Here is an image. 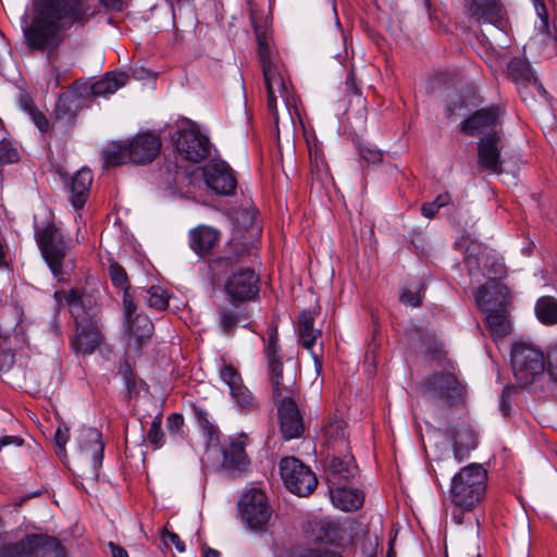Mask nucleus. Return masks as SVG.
<instances>
[{
	"mask_svg": "<svg viewBox=\"0 0 557 557\" xmlns=\"http://www.w3.org/2000/svg\"><path fill=\"white\" fill-rule=\"evenodd\" d=\"M124 327L131 338H134L138 345L145 339L150 338L153 333V324L145 314H137L124 321Z\"/></svg>",
	"mask_w": 557,
	"mask_h": 557,
	"instance_id": "33",
	"label": "nucleus"
},
{
	"mask_svg": "<svg viewBox=\"0 0 557 557\" xmlns=\"http://www.w3.org/2000/svg\"><path fill=\"white\" fill-rule=\"evenodd\" d=\"M123 292L124 321H126L132 318L136 310V306L134 304L133 295L131 294L129 288H126Z\"/></svg>",
	"mask_w": 557,
	"mask_h": 557,
	"instance_id": "56",
	"label": "nucleus"
},
{
	"mask_svg": "<svg viewBox=\"0 0 557 557\" xmlns=\"http://www.w3.org/2000/svg\"><path fill=\"white\" fill-rule=\"evenodd\" d=\"M20 159L18 151L9 141H0V162L14 163Z\"/></svg>",
	"mask_w": 557,
	"mask_h": 557,
	"instance_id": "50",
	"label": "nucleus"
},
{
	"mask_svg": "<svg viewBox=\"0 0 557 557\" xmlns=\"http://www.w3.org/2000/svg\"><path fill=\"white\" fill-rule=\"evenodd\" d=\"M220 377L227 384L230 394L238 407L245 410H251L257 407L252 393L243 384L240 374L232 364L224 363L222 366Z\"/></svg>",
	"mask_w": 557,
	"mask_h": 557,
	"instance_id": "18",
	"label": "nucleus"
},
{
	"mask_svg": "<svg viewBox=\"0 0 557 557\" xmlns=\"http://www.w3.org/2000/svg\"><path fill=\"white\" fill-rule=\"evenodd\" d=\"M255 248L239 240H231L221 256L209 263L211 271L226 269L252 255Z\"/></svg>",
	"mask_w": 557,
	"mask_h": 557,
	"instance_id": "26",
	"label": "nucleus"
},
{
	"mask_svg": "<svg viewBox=\"0 0 557 557\" xmlns=\"http://www.w3.org/2000/svg\"><path fill=\"white\" fill-rule=\"evenodd\" d=\"M358 468L350 456L333 457L326 466V478L331 485H341L352 480Z\"/></svg>",
	"mask_w": 557,
	"mask_h": 557,
	"instance_id": "24",
	"label": "nucleus"
},
{
	"mask_svg": "<svg viewBox=\"0 0 557 557\" xmlns=\"http://www.w3.org/2000/svg\"><path fill=\"white\" fill-rule=\"evenodd\" d=\"M23 444V440L20 436L7 435L0 436V451L9 445L20 447Z\"/></svg>",
	"mask_w": 557,
	"mask_h": 557,
	"instance_id": "62",
	"label": "nucleus"
},
{
	"mask_svg": "<svg viewBox=\"0 0 557 557\" xmlns=\"http://www.w3.org/2000/svg\"><path fill=\"white\" fill-rule=\"evenodd\" d=\"M194 411L199 426L207 431L209 436H212L216 432V428L209 421L208 413L201 408H195Z\"/></svg>",
	"mask_w": 557,
	"mask_h": 557,
	"instance_id": "53",
	"label": "nucleus"
},
{
	"mask_svg": "<svg viewBox=\"0 0 557 557\" xmlns=\"http://www.w3.org/2000/svg\"><path fill=\"white\" fill-rule=\"evenodd\" d=\"M451 200L448 193L438 195L433 201L425 202L421 206V214L424 218L432 219L443 207H446Z\"/></svg>",
	"mask_w": 557,
	"mask_h": 557,
	"instance_id": "44",
	"label": "nucleus"
},
{
	"mask_svg": "<svg viewBox=\"0 0 557 557\" xmlns=\"http://www.w3.org/2000/svg\"><path fill=\"white\" fill-rule=\"evenodd\" d=\"M92 14L87 0H36L35 16L24 32L26 41L34 50L51 53L65 29L84 25Z\"/></svg>",
	"mask_w": 557,
	"mask_h": 557,
	"instance_id": "1",
	"label": "nucleus"
},
{
	"mask_svg": "<svg viewBox=\"0 0 557 557\" xmlns=\"http://www.w3.org/2000/svg\"><path fill=\"white\" fill-rule=\"evenodd\" d=\"M499 116L500 108L498 106L480 109L461 123V131L467 135L474 136L496 126Z\"/></svg>",
	"mask_w": 557,
	"mask_h": 557,
	"instance_id": "21",
	"label": "nucleus"
},
{
	"mask_svg": "<svg viewBox=\"0 0 557 557\" xmlns=\"http://www.w3.org/2000/svg\"><path fill=\"white\" fill-rule=\"evenodd\" d=\"M109 276L116 288L124 290L131 287L125 270L115 261H112L109 265Z\"/></svg>",
	"mask_w": 557,
	"mask_h": 557,
	"instance_id": "45",
	"label": "nucleus"
},
{
	"mask_svg": "<svg viewBox=\"0 0 557 557\" xmlns=\"http://www.w3.org/2000/svg\"><path fill=\"white\" fill-rule=\"evenodd\" d=\"M78 109L79 99L74 92L61 94L54 108L55 119L64 126L71 125L75 121Z\"/></svg>",
	"mask_w": 557,
	"mask_h": 557,
	"instance_id": "29",
	"label": "nucleus"
},
{
	"mask_svg": "<svg viewBox=\"0 0 557 557\" xmlns=\"http://www.w3.org/2000/svg\"><path fill=\"white\" fill-rule=\"evenodd\" d=\"M21 106L24 108L25 111L28 112V114L30 115V119L33 120V122L35 123V125L38 127L39 131L46 132L48 129V126H49L48 120L41 112H39L35 109V107L29 102L28 99L22 98Z\"/></svg>",
	"mask_w": 557,
	"mask_h": 557,
	"instance_id": "46",
	"label": "nucleus"
},
{
	"mask_svg": "<svg viewBox=\"0 0 557 557\" xmlns=\"http://www.w3.org/2000/svg\"><path fill=\"white\" fill-rule=\"evenodd\" d=\"M422 287L418 290L405 289L400 294V301L405 305L412 307H419L422 300L421 296Z\"/></svg>",
	"mask_w": 557,
	"mask_h": 557,
	"instance_id": "52",
	"label": "nucleus"
},
{
	"mask_svg": "<svg viewBox=\"0 0 557 557\" xmlns=\"http://www.w3.org/2000/svg\"><path fill=\"white\" fill-rule=\"evenodd\" d=\"M15 356L11 350L1 349L0 351V371H7L14 364Z\"/></svg>",
	"mask_w": 557,
	"mask_h": 557,
	"instance_id": "59",
	"label": "nucleus"
},
{
	"mask_svg": "<svg viewBox=\"0 0 557 557\" xmlns=\"http://www.w3.org/2000/svg\"><path fill=\"white\" fill-rule=\"evenodd\" d=\"M466 13L479 24L504 27V11L498 0H463Z\"/></svg>",
	"mask_w": 557,
	"mask_h": 557,
	"instance_id": "17",
	"label": "nucleus"
},
{
	"mask_svg": "<svg viewBox=\"0 0 557 557\" xmlns=\"http://www.w3.org/2000/svg\"><path fill=\"white\" fill-rule=\"evenodd\" d=\"M314 318L310 311H302L298 318L297 332L301 346L308 350L312 348L320 331L313 327Z\"/></svg>",
	"mask_w": 557,
	"mask_h": 557,
	"instance_id": "35",
	"label": "nucleus"
},
{
	"mask_svg": "<svg viewBox=\"0 0 557 557\" xmlns=\"http://www.w3.org/2000/svg\"><path fill=\"white\" fill-rule=\"evenodd\" d=\"M534 7H535L536 14L541 21L537 28L541 33L542 40L546 42V45L550 48V51H555L556 50V38L552 35V33L549 30L548 15H547L546 8L542 0H534Z\"/></svg>",
	"mask_w": 557,
	"mask_h": 557,
	"instance_id": "39",
	"label": "nucleus"
},
{
	"mask_svg": "<svg viewBox=\"0 0 557 557\" xmlns=\"http://www.w3.org/2000/svg\"><path fill=\"white\" fill-rule=\"evenodd\" d=\"M128 79V75L124 72L107 73L101 79L95 82L90 86L94 96H108L114 94L119 88L123 87Z\"/></svg>",
	"mask_w": 557,
	"mask_h": 557,
	"instance_id": "31",
	"label": "nucleus"
},
{
	"mask_svg": "<svg viewBox=\"0 0 557 557\" xmlns=\"http://www.w3.org/2000/svg\"><path fill=\"white\" fill-rule=\"evenodd\" d=\"M264 355L268 361V369L275 370L276 368H283L282 352L278 345V333L276 327H272L269 333V338L264 345Z\"/></svg>",
	"mask_w": 557,
	"mask_h": 557,
	"instance_id": "37",
	"label": "nucleus"
},
{
	"mask_svg": "<svg viewBox=\"0 0 557 557\" xmlns=\"http://www.w3.org/2000/svg\"><path fill=\"white\" fill-rule=\"evenodd\" d=\"M536 318L545 325L557 324V299L543 296L535 304Z\"/></svg>",
	"mask_w": 557,
	"mask_h": 557,
	"instance_id": "36",
	"label": "nucleus"
},
{
	"mask_svg": "<svg viewBox=\"0 0 557 557\" xmlns=\"http://www.w3.org/2000/svg\"><path fill=\"white\" fill-rule=\"evenodd\" d=\"M145 300L147 305L157 310H163L169 305L168 296L159 286H151L146 290Z\"/></svg>",
	"mask_w": 557,
	"mask_h": 557,
	"instance_id": "43",
	"label": "nucleus"
},
{
	"mask_svg": "<svg viewBox=\"0 0 557 557\" xmlns=\"http://www.w3.org/2000/svg\"><path fill=\"white\" fill-rule=\"evenodd\" d=\"M508 74L517 84L530 85L531 81L534 79L529 62L520 58L510 60L508 63Z\"/></svg>",
	"mask_w": 557,
	"mask_h": 557,
	"instance_id": "38",
	"label": "nucleus"
},
{
	"mask_svg": "<svg viewBox=\"0 0 557 557\" xmlns=\"http://www.w3.org/2000/svg\"><path fill=\"white\" fill-rule=\"evenodd\" d=\"M221 233L208 225H198L189 231V247L199 257L211 253L220 242Z\"/></svg>",
	"mask_w": 557,
	"mask_h": 557,
	"instance_id": "22",
	"label": "nucleus"
},
{
	"mask_svg": "<svg viewBox=\"0 0 557 557\" xmlns=\"http://www.w3.org/2000/svg\"><path fill=\"white\" fill-rule=\"evenodd\" d=\"M76 441L79 451L91 460L97 470L102 463L104 450L101 433L95 428L83 426L78 430Z\"/></svg>",
	"mask_w": 557,
	"mask_h": 557,
	"instance_id": "20",
	"label": "nucleus"
},
{
	"mask_svg": "<svg viewBox=\"0 0 557 557\" xmlns=\"http://www.w3.org/2000/svg\"><path fill=\"white\" fill-rule=\"evenodd\" d=\"M203 176L207 186L216 195L230 196L237 186L232 169L223 161L207 164Z\"/></svg>",
	"mask_w": 557,
	"mask_h": 557,
	"instance_id": "15",
	"label": "nucleus"
},
{
	"mask_svg": "<svg viewBox=\"0 0 557 557\" xmlns=\"http://www.w3.org/2000/svg\"><path fill=\"white\" fill-rule=\"evenodd\" d=\"M361 157L370 163H379L382 160V152L373 148H362L360 150Z\"/></svg>",
	"mask_w": 557,
	"mask_h": 557,
	"instance_id": "58",
	"label": "nucleus"
},
{
	"mask_svg": "<svg viewBox=\"0 0 557 557\" xmlns=\"http://www.w3.org/2000/svg\"><path fill=\"white\" fill-rule=\"evenodd\" d=\"M346 87H347V91L355 95V96H358L360 97L361 92H360V88L356 82V78L354 76V73H349L347 79H346Z\"/></svg>",
	"mask_w": 557,
	"mask_h": 557,
	"instance_id": "63",
	"label": "nucleus"
},
{
	"mask_svg": "<svg viewBox=\"0 0 557 557\" xmlns=\"http://www.w3.org/2000/svg\"><path fill=\"white\" fill-rule=\"evenodd\" d=\"M175 146L184 159L194 163L206 160L211 152L209 138L194 127L180 131Z\"/></svg>",
	"mask_w": 557,
	"mask_h": 557,
	"instance_id": "14",
	"label": "nucleus"
},
{
	"mask_svg": "<svg viewBox=\"0 0 557 557\" xmlns=\"http://www.w3.org/2000/svg\"><path fill=\"white\" fill-rule=\"evenodd\" d=\"M91 183V171L86 168L81 169L71 177L69 184L70 201L76 210L82 209L86 203Z\"/></svg>",
	"mask_w": 557,
	"mask_h": 557,
	"instance_id": "25",
	"label": "nucleus"
},
{
	"mask_svg": "<svg viewBox=\"0 0 557 557\" xmlns=\"http://www.w3.org/2000/svg\"><path fill=\"white\" fill-rule=\"evenodd\" d=\"M162 423V414L159 413L156 416L151 422L150 429L147 434V440L149 443L154 445L156 447H161L164 442V433L161 430Z\"/></svg>",
	"mask_w": 557,
	"mask_h": 557,
	"instance_id": "47",
	"label": "nucleus"
},
{
	"mask_svg": "<svg viewBox=\"0 0 557 557\" xmlns=\"http://www.w3.org/2000/svg\"><path fill=\"white\" fill-rule=\"evenodd\" d=\"M123 292L124 321H126L132 318L136 310V306L134 304L133 295L131 294L129 288H126Z\"/></svg>",
	"mask_w": 557,
	"mask_h": 557,
	"instance_id": "55",
	"label": "nucleus"
},
{
	"mask_svg": "<svg viewBox=\"0 0 557 557\" xmlns=\"http://www.w3.org/2000/svg\"><path fill=\"white\" fill-rule=\"evenodd\" d=\"M128 160L126 141L113 146L104 152V164L107 166H116L125 163Z\"/></svg>",
	"mask_w": 557,
	"mask_h": 557,
	"instance_id": "42",
	"label": "nucleus"
},
{
	"mask_svg": "<svg viewBox=\"0 0 557 557\" xmlns=\"http://www.w3.org/2000/svg\"><path fill=\"white\" fill-rule=\"evenodd\" d=\"M37 245L48 263L54 277L63 276V260L69 251V245L64 240L60 230L53 224L48 223L35 232Z\"/></svg>",
	"mask_w": 557,
	"mask_h": 557,
	"instance_id": "8",
	"label": "nucleus"
},
{
	"mask_svg": "<svg viewBox=\"0 0 557 557\" xmlns=\"http://www.w3.org/2000/svg\"><path fill=\"white\" fill-rule=\"evenodd\" d=\"M183 425H184V417L181 413H171L166 418V428L170 432V434L177 436L180 438H183L184 432H183Z\"/></svg>",
	"mask_w": 557,
	"mask_h": 557,
	"instance_id": "49",
	"label": "nucleus"
},
{
	"mask_svg": "<svg viewBox=\"0 0 557 557\" xmlns=\"http://www.w3.org/2000/svg\"><path fill=\"white\" fill-rule=\"evenodd\" d=\"M330 497L333 505L344 511L360 508L363 504V495L355 488L344 486H330Z\"/></svg>",
	"mask_w": 557,
	"mask_h": 557,
	"instance_id": "28",
	"label": "nucleus"
},
{
	"mask_svg": "<svg viewBox=\"0 0 557 557\" xmlns=\"http://www.w3.org/2000/svg\"><path fill=\"white\" fill-rule=\"evenodd\" d=\"M280 473L286 487L298 496H308L318 484L310 468L295 457H285L280 461Z\"/></svg>",
	"mask_w": 557,
	"mask_h": 557,
	"instance_id": "11",
	"label": "nucleus"
},
{
	"mask_svg": "<svg viewBox=\"0 0 557 557\" xmlns=\"http://www.w3.org/2000/svg\"><path fill=\"white\" fill-rule=\"evenodd\" d=\"M248 465L244 443L242 441L232 442L224 449L223 466L230 472H242Z\"/></svg>",
	"mask_w": 557,
	"mask_h": 557,
	"instance_id": "32",
	"label": "nucleus"
},
{
	"mask_svg": "<svg viewBox=\"0 0 557 557\" xmlns=\"http://www.w3.org/2000/svg\"><path fill=\"white\" fill-rule=\"evenodd\" d=\"M486 486L487 471L480 463H470L453 476L450 500L462 512L471 511L484 498Z\"/></svg>",
	"mask_w": 557,
	"mask_h": 557,
	"instance_id": "4",
	"label": "nucleus"
},
{
	"mask_svg": "<svg viewBox=\"0 0 557 557\" xmlns=\"http://www.w3.org/2000/svg\"><path fill=\"white\" fill-rule=\"evenodd\" d=\"M500 135L493 131L487 133L478 143V164L483 171L493 174H500L503 172L500 161L502 149Z\"/></svg>",
	"mask_w": 557,
	"mask_h": 557,
	"instance_id": "16",
	"label": "nucleus"
},
{
	"mask_svg": "<svg viewBox=\"0 0 557 557\" xmlns=\"http://www.w3.org/2000/svg\"><path fill=\"white\" fill-rule=\"evenodd\" d=\"M251 26L258 45V57L262 67L268 97V110L277 123V99L281 98L288 111L296 107V99L288 88V82L282 65L273 60V35L271 10L258 8L248 1Z\"/></svg>",
	"mask_w": 557,
	"mask_h": 557,
	"instance_id": "2",
	"label": "nucleus"
},
{
	"mask_svg": "<svg viewBox=\"0 0 557 557\" xmlns=\"http://www.w3.org/2000/svg\"><path fill=\"white\" fill-rule=\"evenodd\" d=\"M69 429L59 426L54 434V443L58 448L57 454L60 455L65 451V445L69 441Z\"/></svg>",
	"mask_w": 557,
	"mask_h": 557,
	"instance_id": "54",
	"label": "nucleus"
},
{
	"mask_svg": "<svg viewBox=\"0 0 557 557\" xmlns=\"http://www.w3.org/2000/svg\"><path fill=\"white\" fill-rule=\"evenodd\" d=\"M220 326L224 334L230 335L234 332L236 326L246 319V317L237 310L221 307L219 308Z\"/></svg>",
	"mask_w": 557,
	"mask_h": 557,
	"instance_id": "41",
	"label": "nucleus"
},
{
	"mask_svg": "<svg viewBox=\"0 0 557 557\" xmlns=\"http://www.w3.org/2000/svg\"><path fill=\"white\" fill-rule=\"evenodd\" d=\"M510 299L508 287L496 280L481 285L474 293L475 304L485 313L487 329L495 336L503 337L510 331L506 310Z\"/></svg>",
	"mask_w": 557,
	"mask_h": 557,
	"instance_id": "3",
	"label": "nucleus"
},
{
	"mask_svg": "<svg viewBox=\"0 0 557 557\" xmlns=\"http://www.w3.org/2000/svg\"><path fill=\"white\" fill-rule=\"evenodd\" d=\"M75 332L70 338L72 350L82 356H88L102 344L103 334L101 320H74Z\"/></svg>",
	"mask_w": 557,
	"mask_h": 557,
	"instance_id": "13",
	"label": "nucleus"
},
{
	"mask_svg": "<svg viewBox=\"0 0 557 557\" xmlns=\"http://www.w3.org/2000/svg\"><path fill=\"white\" fill-rule=\"evenodd\" d=\"M0 557H66L61 543L47 534H28L2 547Z\"/></svg>",
	"mask_w": 557,
	"mask_h": 557,
	"instance_id": "6",
	"label": "nucleus"
},
{
	"mask_svg": "<svg viewBox=\"0 0 557 557\" xmlns=\"http://www.w3.org/2000/svg\"><path fill=\"white\" fill-rule=\"evenodd\" d=\"M476 434L468 424L460 425L454 435V455L462 461L467 454L476 447Z\"/></svg>",
	"mask_w": 557,
	"mask_h": 557,
	"instance_id": "30",
	"label": "nucleus"
},
{
	"mask_svg": "<svg viewBox=\"0 0 557 557\" xmlns=\"http://www.w3.org/2000/svg\"><path fill=\"white\" fill-rule=\"evenodd\" d=\"M488 260L490 257L485 253L476 256L468 251L467 255L465 256V263L468 268L470 275H473L474 273L481 270V263H483V268H486Z\"/></svg>",
	"mask_w": 557,
	"mask_h": 557,
	"instance_id": "48",
	"label": "nucleus"
},
{
	"mask_svg": "<svg viewBox=\"0 0 557 557\" xmlns=\"http://www.w3.org/2000/svg\"><path fill=\"white\" fill-rule=\"evenodd\" d=\"M223 292L235 307L253 301L260 292V276L250 267L237 268L225 278Z\"/></svg>",
	"mask_w": 557,
	"mask_h": 557,
	"instance_id": "7",
	"label": "nucleus"
},
{
	"mask_svg": "<svg viewBox=\"0 0 557 557\" xmlns=\"http://www.w3.org/2000/svg\"><path fill=\"white\" fill-rule=\"evenodd\" d=\"M511 364L517 381L529 385L544 374L546 357L539 346L521 341L511 348Z\"/></svg>",
	"mask_w": 557,
	"mask_h": 557,
	"instance_id": "5",
	"label": "nucleus"
},
{
	"mask_svg": "<svg viewBox=\"0 0 557 557\" xmlns=\"http://www.w3.org/2000/svg\"><path fill=\"white\" fill-rule=\"evenodd\" d=\"M54 298L58 302L64 298L74 320H100L101 292L96 287L55 292Z\"/></svg>",
	"mask_w": 557,
	"mask_h": 557,
	"instance_id": "9",
	"label": "nucleus"
},
{
	"mask_svg": "<svg viewBox=\"0 0 557 557\" xmlns=\"http://www.w3.org/2000/svg\"><path fill=\"white\" fill-rule=\"evenodd\" d=\"M322 437L326 445L345 446L346 444V423L338 418H330L321 429Z\"/></svg>",
	"mask_w": 557,
	"mask_h": 557,
	"instance_id": "34",
	"label": "nucleus"
},
{
	"mask_svg": "<svg viewBox=\"0 0 557 557\" xmlns=\"http://www.w3.org/2000/svg\"><path fill=\"white\" fill-rule=\"evenodd\" d=\"M60 83L61 72L55 66H52L48 75V85L52 84V86L57 88L58 86H60Z\"/></svg>",
	"mask_w": 557,
	"mask_h": 557,
	"instance_id": "64",
	"label": "nucleus"
},
{
	"mask_svg": "<svg viewBox=\"0 0 557 557\" xmlns=\"http://www.w3.org/2000/svg\"><path fill=\"white\" fill-rule=\"evenodd\" d=\"M546 372L550 381L557 384V344L546 355Z\"/></svg>",
	"mask_w": 557,
	"mask_h": 557,
	"instance_id": "51",
	"label": "nucleus"
},
{
	"mask_svg": "<svg viewBox=\"0 0 557 557\" xmlns=\"http://www.w3.org/2000/svg\"><path fill=\"white\" fill-rule=\"evenodd\" d=\"M161 536L164 542L170 541L180 553L185 552L186 546L176 533L164 529L161 533Z\"/></svg>",
	"mask_w": 557,
	"mask_h": 557,
	"instance_id": "57",
	"label": "nucleus"
},
{
	"mask_svg": "<svg viewBox=\"0 0 557 557\" xmlns=\"http://www.w3.org/2000/svg\"><path fill=\"white\" fill-rule=\"evenodd\" d=\"M272 396L275 404L295 400V379L284 376L283 368L269 370Z\"/></svg>",
	"mask_w": 557,
	"mask_h": 557,
	"instance_id": "27",
	"label": "nucleus"
},
{
	"mask_svg": "<svg viewBox=\"0 0 557 557\" xmlns=\"http://www.w3.org/2000/svg\"><path fill=\"white\" fill-rule=\"evenodd\" d=\"M299 554L301 557H338L336 554L330 550L314 548L302 549Z\"/></svg>",
	"mask_w": 557,
	"mask_h": 557,
	"instance_id": "60",
	"label": "nucleus"
},
{
	"mask_svg": "<svg viewBox=\"0 0 557 557\" xmlns=\"http://www.w3.org/2000/svg\"><path fill=\"white\" fill-rule=\"evenodd\" d=\"M484 269V275L502 276L505 272L504 264L498 261H492L491 264L487 262V267Z\"/></svg>",
	"mask_w": 557,
	"mask_h": 557,
	"instance_id": "61",
	"label": "nucleus"
},
{
	"mask_svg": "<svg viewBox=\"0 0 557 557\" xmlns=\"http://www.w3.org/2000/svg\"><path fill=\"white\" fill-rule=\"evenodd\" d=\"M426 401L436 407H451L461 395V386L451 373H436L420 384Z\"/></svg>",
	"mask_w": 557,
	"mask_h": 557,
	"instance_id": "10",
	"label": "nucleus"
},
{
	"mask_svg": "<svg viewBox=\"0 0 557 557\" xmlns=\"http://www.w3.org/2000/svg\"><path fill=\"white\" fill-rule=\"evenodd\" d=\"M128 161L136 164L150 163L158 156L161 140L150 133H141L132 140L126 141Z\"/></svg>",
	"mask_w": 557,
	"mask_h": 557,
	"instance_id": "19",
	"label": "nucleus"
},
{
	"mask_svg": "<svg viewBox=\"0 0 557 557\" xmlns=\"http://www.w3.org/2000/svg\"><path fill=\"white\" fill-rule=\"evenodd\" d=\"M239 515L247 527L253 531H262L272 516V508L265 494L252 488L243 494L238 503Z\"/></svg>",
	"mask_w": 557,
	"mask_h": 557,
	"instance_id": "12",
	"label": "nucleus"
},
{
	"mask_svg": "<svg viewBox=\"0 0 557 557\" xmlns=\"http://www.w3.org/2000/svg\"><path fill=\"white\" fill-rule=\"evenodd\" d=\"M311 173L318 180L323 181L329 176V168L322 149L318 145L309 146Z\"/></svg>",
	"mask_w": 557,
	"mask_h": 557,
	"instance_id": "40",
	"label": "nucleus"
},
{
	"mask_svg": "<svg viewBox=\"0 0 557 557\" xmlns=\"http://www.w3.org/2000/svg\"><path fill=\"white\" fill-rule=\"evenodd\" d=\"M281 420V432L285 440L296 438L302 433V418L295 400L275 404Z\"/></svg>",
	"mask_w": 557,
	"mask_h": 557,
	"instance_id": "23",
	"label": "nucleus"
}]
</instances>
